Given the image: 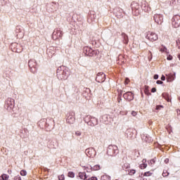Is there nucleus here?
Segmentation results:
<instances>
[{
    "label": "nucleus",
    "instance_id": "f257e3e1",
    "mask_svg": "<svg viewBox=\"0 0 180 180\" xmlns=\"http://www.w3.org/2000/svg\"><path fill=\"white\" fill-rule=\"evenodd\" d=\"M131 6L132 9V13L135 16H139V15H140L141 12V10L140 9V6L139 5V4L136 2H132L131 4Z\"/></svg>",
    "mask_w": 180,
    "mask_h": 180
},
{
    "label": "nucleus",
    "instance_id": "f03ea898",
    "mask_svg": "<svg viewBox=\"0 0 180 180\" xmlns=\"http://www.w3.org/2000/svg\"><path fill=\"white\" fill-rule=\"evenodd\" d=\"M119 153L118 147L115 145H110L107 149V153L110 156H115V154Z\"/></svg>",
    "mask_w": 180,
    "mask_h": 180
},
{
    "label": "nucleus",
    "instance_id": "7ed1b4c3",
    "mask_svg": "<svg viewBox=\"0 0 180 180\" xmlns=\"http://www.w3.org/2000/svg\"><path fill=\"white\" fill-rule=\"evenodd\" d=\"M153 19L158 25H162V22H164V15H162V14L155 13L153 15Z\"/></svg>",
    "mask_w": 180,
    "mask_h": 180
},
{
    "label": "nucleus",
    "instance_id": "20e7f679",
    "mask_svg": "<svg viewBox=\"0 0 180 180\" xmlns=\"http://www.w3.org/2000/svg\"><path fill=\"white\" fill-rule=\"evenodd\" d=\"M172 25L173 27H179L180 26V16L179 15H176L172 18Z\"/></svg>",
    "mask_w": 180,
    "mask_h": 180
},
{
    "label": "nucleus",
    "instance_id": "39448f33",
    "mask_svg": "<svg viewBox=\"0 0 180 180\" xmlns=\"http://www.w3.org/2000/svg\"><path fill=\"white\" fill-rule=\"evenodd\" d=\"M146 39L150 41H155L158 40V35L153 32H148L146 35Z\"/></svg>",
    "mask_w": 180,
    "mask_h": 180
},
{
    "label": "nucleus",
    "instance_id": "423d86ee",
    "mask_svg": "<svg viewBox=\"0 0 180 180\" xmlns=\"http://www.w3.org/2000/svg\"><path fill=\"white\" fill-rule=\"evenodd\" d=\"M59 37H63V31L60 30H55L52 34L53 40H57Z\"/></svg>",
    "mask_w": 180,
    "mask_h": 180
},
{
    "label": "nucleus",
    "instance_id": "0eeeda50",
    "mask_svg": "<svg viewBox=\"0 0 180 180\" xmlns=\"http://www.w3.org/2000/svg\"><path fill=\"white\" fill-rule=\"evenodd\" d=\"M75 112H69L68 119H66V122L69 123L70 124H73L74 122H75Z\"/></svg>",
    "mask_w": 180,
    "mask_h": 180
},
{
    "label": "nucleus",
    "instance_id": "6e6552de",
    "mask_svg": "<svg viewBox=\"0 0 180 180\" xmlns=\"http://www.w3.org/2000/svg\"><path fill=\"white\" fill-rule=\"evenodd\" d=\"M123 98L124 100L131 101L134 100V94L131 91H127L123 94Z\"/></svg>",
    "mask_w": 180,
    "mask_h": 180
},
{
    "label": "nucleus",
    "instance_id": "1a4fd4ad",
    "mask_svg": "<svg viewBox=\"0 0 180 180\" xmlns=\"http://www.w3.org/2000/svg\"><path fill=\"white\" fill-rule=\"evenodd\" d=\"M105 75L103 72H98L96 77V82L98 83H103L105 81Z\"/></svg>",
    "mask_w": 180,
    "mask_h": 180
},
{
    "label": "nucleus",
    "instance_id": "9d476101",
    "mask_svg": "<svg viewBox=\"0 0 180 180\" xmlns=\"http://www.w3.org/2000/svg\"><path fill=\"white\" fill-rule=\"evenodd\" d=\"M83 51L84 53V54H86V56H91L92 54H91V53H92V49H91L90 47L88 46H85L83 49Z\"/></svg>",
    "mask_w": 180,
    "mask_h": 180
},
{
    "label": "nucleus",
    "instance_id": "9b49d317",
    "mask_svg": "<svg viewBox=\"0 0 180 180\" xmlns=\"http://www.w3.org/2000/svg\"><path fill=\"white\" fill-rule=\"evenodd\" d=\"M78 176L80 179L90 180V179H88V176L86 174L85 172H79Z\"/></svg>",
    "mask_w": 180,
    "mask_h": 180
},
{
    "label": "nucleus",
    "instance_id": "f8f14e48",
    "mask_svg": "<svg viewBox=\"0 0 180 180\" xmlns=\"http://www.w3.org/2000/svg\"><path fill=\"white\" fill-rule=\"evenodd\" d=\"M170 5L173 7L178 6L179 5H180V1L179 0H172L170 1Z\"/></svg>",
    "mask_w": 180,
    "mask_h": 180
},
{
    "label": "nucleus",
    "instance_id": "ddd939ff",
    "mask_svg": "<svg viewBox=\"0 0 180 180\" xmlns=\"http://www.w3.org/2000/svg\"><path fill=\"white\" fill-rule=\"evenodd\" d=\"M7 103L10 108H12L15 105V101L13 98H8Z\"/></svg>",
    "mask_w": 180,
    "mask_h": 180
},
{
    "label": "nucleus",
    "instance_id": "4468645a",
    "mask_svg": "<svg viewBox=\"0 0 180 180\" xmlns=\"http://www.w3.org/2000/svg\"><path fill=\"white\" fill-rule=\"evenodd\" d=\"M122 36L123 37V41L124 44H127V43H129V37L124 32L122 34Z\"/></svg>",
    "mask_w": 180,
    "mask_h": 180
},
{
    "label": "nucleus",
    "instance_id": "2eb2a0df",
    "mask_svg": "<svg viewBox=\"0 0 180 180\" xmlns=\"http://www.w3.org/2000/svg\"><path fill=\"white\" fill-rule=\"evenodd\" d=\"M162 97L165 98V101H167L168 102L171 101L170 96L168 93H166V92L163 93Z\"/></svg>",
    "mask_w": 180,
    "mask_h": 180
},
{
    "label": "nucleus",
    "instance_id": "dca6fc26",
    "mask_svg": "<svg viewBox=\"0 0 180 180\" xmlns=\"http://www.w3.org/2000/svg\"><path fill=\"white\" fill-rule=\"evenodd\" d=\"M102 167L101 165H95L94 167H91L92 171H98L101 170Z\"/></svg>",
    "mask_w": 180,
    "mask_h": 180
},
{
    "label": "nucleus",
    "instance_id": "f3484780",
    "mask_svg": "<svg viewBox=\"0 0 180 180\" xmlns=\"http://www.w3.org/2000/svg\"><path fill=\"white\" fill-rule=\"evenodd\" d=\"M28 65L30 68H34L36 65V62L33 60H30L28 62Z\"/></svg>",
    "mask_w": 180,
    "mask_h": 180
},
{
    "label": "nucleus",
    "instance_id": "a211bd4d",
    "mask_svg": "<svg viewBox=\"0 0 180 180\" xmlns=\"http://www.w3.org/2000/svg\"><path fill=\"white\" fill-rule=\"evenodd\" d=\"M110 179H111V177L106 174L101 176V180H110Z\"/></svg>",
    "mask_w": 180,
    "mask_h": 180
},
{
    "label": "nucleus",
    "instance_id": "6ab92c4d",
    "mask_svg": "<svg viewBox=\"0 0 180 180\" xmlns=\"http://www.w3.org/2000/svg\"><path fill=\"white\" fill-rule=\"evenodd\" d=\"M93 126H96L98 124V120L96 118H91L90 121Z\"/></svg>",
    "mask_w": 180,
    "mask_h": 180
},
{
    "label": "nucleus",
    "instance_id": "aec40b11",
    "mask_svg": "<svg viewBox=\"0 0 180 180\" xmlns=\"http://www.w3.org/2000/svg\"><path fill=\"white\" fill-rule=\"evenodd\" d=\"M91 55H89V57H93V56H97V54H99V51L92 49V51L91 52Z\"/></svg>",
    "mask_w": 180,
    "mask_h": 180
},
{
    "label": "nucleus",
    "instance_id": "412c9836",
    "mask_svg": "<svg viewBox=\"0 0 180 180\" xmlns=\"http://www.w3.org/2000/svg\"><path fill=\"white\" fill-rule=\"evenodd\" d=\"M86 153L89 155V158L92 157V153H94V150L89 148L86 150Z\"/></svg>",
    "mask_w": 180,
    "mask_h": 180
},
{
    "label": "nucleus",
    "instance_id": "4be33fe9",
    "mask_svg": "<svg viewBox=\"0 0 180 180\" xmlns=\"http://www.w3.org/2000/svg\"><path fill=\"white\" fill-rule=\"evenodd\" d=\"M9 176L7 174H3L1 176H0V180H8Z\"/></svg>",
    "mask_w": 180,
    "mask_h": 180
},
{
    "label": "nucleus",
    "instance_id": "5701e85b",
    "mask_svg": "<svg viewBox=\"0 0 180 180\" xmlns=\"http://www.w3.org/2000/svg\"><path fill=\"white\" fill-rule=\"evenodd\" d=\"M144 92H145L146 95H148V96H149V95L151 94L149 92V86H145Z\"/></svg>",
    "mask_w": 180,
    "mask_h": 180
},
{
    "label": "nucleus",
    "instance_id": "b1692460",
    "mask_svg": "<svg viewBox=\"0 0 180 180\" xmlns=\"http://www.w3.org/2000/svg\"><path fill=\"white\" fill-rule=\"evenodd\" d=\"M68 176V177L73 179L75 178V173L73 172H69Z\"/></svg>",
    "mask_w": 180,
    "mask_h": 180
},
{
    "label": "nucleus",
    "instance_id": "393cba45",
    "mask_svg": "<svg viewBox=\"0 0 180 180\" xmlns=\"http://www.w3.org/2000/svg\"><path fill=\"white\" fill-rule=\"evenodd\" d=\"M136 173V170H135V169H131L129 171V176H133Z\"/></svg>",
    "mask_w": 180,
    "mask_h": 180
},
{
    "label": "nucleus",
    "instance_id": "a878e982",
    "mask_svg": "<svg viewBox=\"0 0 180 180\" xmlns=\"http://www.w3.org/2000/svg\"><path fill=\"white\" fill-rule=\"evenodd\" d=\"M153 174L150 171L145 172L143 176L145 177H148L150 176Z\"/></svg>",
    "mask_w": 180,
    "mask_h": 180
},
{
    "label": "nucleus",
    "instance_id": "bb28decb",
    "mask_svg": "<svg viewBox=\"0 0 180 180\" xmlns=\"http://www.w3.org/2000/svg\"><path fill=\"white\" fill-rule=\"evenodd\" d=\"M130 167H131L130 164L124 163V164L123 165V168H124L125 169H129V168H130Z\"/></svg>",
    "mask_w": 180,
    "mask_h": 180
},
{
    "label": "nucleus",
    "instance_id": "cd10ccee",
    "mask_svg": "<svg viewBox=\"0 0 180 180\" xmlns=\"http://www.w3.org/2000/svg\"><path fill=\"white\" fill-rule=\"evenodd\" d=\"M146 167H147V165L145 164V163H142V164H141L140 166H139V168H140L141 169H144L146 168Z\"/></svg>",
    "mask_w": 180,
    "mask_h": 180
},
{
    "label": "nucleus",
    "instance_id": "c85d7f7f",
    "mask_svg": "<svg viewBox=\"0 0 180 180\" xmlns=\"http://www.w3.org/2000/svg\"><path fill=\"white\" fill-rule=\"evenodd\" d=\"M160 51H161L162 53H167V47L162 46V48H160Z\"/></svg>",
    "mask_w": 180,
    "mask_h": 180
},
{
    "label": "nucleus",
    "instance_id": "c756f323",
    "mask_svg": "<svg viewBox=\"0 0 180 180\" xmlns=\"http://www.w3.org/2000/svg\"><path fill=\"white\" fill-rule=\"evenodd\" d=\"M20 175L22 176H25L27 175L26 170H21L20 171Z\"/></svg>",
    "mask_w": 180,
    "mask_h": 180
},
{
    "label": "nucleus",
    "instance_id": "7c9ffc66",
    "mask_svg": "<svg viewBox=\"0 0 180 180\" xmlns=\"http://www.w3.org/2000/svg\"><path fill=\"white\" fill-rule=\"evenodd\" d=\"M168 175H169V173L167 172V171L163 172V173H162L163 177H167V176H168Z\"/></svg>",
    "mask_w": 180,
    "mask_h": 180
},
{
    "label": "nucleus",
    "instance_id": "2f4dec72",
    "mask_svg": "<svg viewBox=\"0 0 180 180\" xmlns=\"http://www.w3.org/2000/svg\"><path fill=\"white\" fill-rule=\"evenodd\" d=\"M58 179L59 180H65V176L63 174L60 176H58Z\"/></svg>",
    "mask_w": 180,
    "mask_h": 180
},
{
    "label": "nucleus",
    "instance_id": "473e14b6",
    "mask_svg": "<svg viewBox=\"0 0 180 180\" xmlns=\"http://www.w3.org/2000/svg\"><path fill=\"white\" fill-rule=\"evenodd\" d=\"M176 46H177L178 49H180V39H178L176 41Z\"/></svg>",
    "mask_w": 180,
    "mask_h": 180
},
{
    "label": "nucleus",
    "instance_id": "72a5a7b5",
    "mask_svg": "<svg viewBox=\"0 0 180 180\" xmlns=\"http://www.w3.org/2000/svg\"><path fill=\"white\" fill-rule=\"evenodd\" d=\"M81 132L79 131H77L76 132H75V135L77 136H81Z\"/></svg>",
    "mask_w": 180,
    "mask_h": 180
},
{
    "label": "nucleus",
    "instance_id": "f704fd0d",
    "mask_svg": "<svg viewBox=\"0 0 180 180\" xmlns=\"http://www.w3.org/2000/svg\"><path fill=\"white\" fill-rule=\"evenodd\" d=\"M14 180H21V177L19 175L15 176Z\"/></svg>",
    "mask_w": 180,
    "mask_h": 180
},
{
    "label": "nucleus",
    "instance_id": "c9c22d12",
    "mask_svg": "<svg viewBox=\"0 0 180 180\" xmlns=\"http://www.w3.org/2000/svg\"><path fill=\"white\" fill-rule=\"evenodd\" d=\"M129 82H130V79H129V78H126L124 81L125 84H128V83Z\"/></svg>",
    "mask_w": 180,
    "mask_h": 180
},
{
    "label": "nucleus",
    "instance_id": "e433bc0d",
    "mask_svg": "<svg viewBox=\"0 0 180 180\" xmlns=\"http://www.w3.org/2000/svg\"><path fill=\"white\" fill-rule=\"evenodd\" d=\"M131 115H132V116L134 117H136L137 115V112L132 111V112H131Z\"/></svg>",
    "mask_w": 180,
    "mask_h": 180
},
{
    "label": "nucleus",
    "instance_id": "4c0bfd02",
    "mask_svg": "<svg viewBox=\"0 0 180 180\" xmlns=\"http://www.w3.org/2000/svg\"><path fill=\"white\" fill-rule=\"evenodd\" d=\"M155 163V159H152V160H150V165H154Z\"/></svg>",
    "mask_w": 180,
    "mask_h": 180
},
{
    "label": "nucleus",
    "instance_id": "58836bf2",
    "mask_svg": "<svg viewBox=\"0 0 180 180\" xmlns=\"http://www.w3.org/2000/svg\"><path fill=\"white\" fill-rule=\"evenodd\" d=\"M143 10L145 11V12H150V11H151V8H143Z\"/></svg>",
    "mask_w": 180,
    "mask_h": 180
},
{
    "label": "nucleus",
    "instance_id": "ea45409f",
    "mask_svg": "<svg viewBox=\"0 0 180 180\" xmlns=\"http://www.w3.org/2000/svg\"><path fill=\"white\" fill-rule=\"evenodd\" d=\"M167 59L170 61L171 60H172V56L169 55V56H167Z\"/></svg>",
    "mask_w": 180,
    "mask_h": 180
},
{
    "label": "nucleus",
    "instance_id": "a19ab883",
    "mask_svg": "<svg viewBox=\"0 0 180 180\" xmlns=\"http://www.w3.org/2000/svg\"><path fill=\"white\" fill-rule=\"evenodd\" d=\"M162 84H163V82H162L160 80L157 81V84L162 85Z\"/></svg>",
    "mask_w": 180,
    "mask_h": 180
},
{
    "label": "nucleus",
    "instance_id": "79ce46f5",
    "mask_svg": "<svg viewBox=\"0 0 180 180\" xmlns=\"http://www.w3.org/2000/svg\"><path fill=\"white\" fill-rule=\"evenodd\" d=\"M156 91H157V89L155 87L152 88V89H151L152 93H155V92H156Z\"/></svg>",
    "mask_w": 180,
    "mask_h": 180
},
{
    "label": "nucleus",
    "instance_id": "37998d69",
    "mask_svg": "<svg viewBox=\"0 0 180 180\" xmlns=\"http://www.w3.org/2000/svg\"><path fill=\"white\" fill-rule=\"evenodd\" d=\"M89 180H98L96 176H91V179H89Z\"/></svg>",
    "mask_w": 180,
    "mask_h": 180
},
{
    "label": "nucleus",
    "instance_id": "c03bdc74",
    "mask_svg": "<svg viewBox=\"0 0 180 180\" xmlns=\"http://www.w3.org/2000/svg\"><path fill=\"white\" fill-rule=\"evenodd\" d=\"M160 79H162V81H165L166 77L162 75Z\"/></svg>",
    "mask_w": 180,
    "mask_h": 180
},
{
    "label": "nucleus",
    "instance_id": "a18cd8bd",
    "mask_svg": "<svg viewBox=\"0 0 180 180\" xmlns=\"http://www.w3.org/2000/svg\"><path fill=\"white\" fill-rule=\"evenodd\" d=\"M153 79H158V75H155L153 76Z\"/></svg>",
    "mask_w": 180,
    "mask_h": 180
},
{
    "label": "nucleus",
    "instance_id": "49530a36",
    "mask_svg": "<svg viewBox=\"0 0 180 180\" xmlns=\"http://www.w3.org/2000/svg\"><path fill=\"white\" fill-rule=\"evenodd\" d=\"M141 180H147V179L145 178V177H143V178L141 179Z\"/></svg>",
    "mask_w": 180,
    "mask_h": 180
},
{
    "label": "nucleus",
    "instance_id": "de8ad7c7",
    "mask_svg": "<svg viewBox=\"0 0 180 180\" xmlns=\"http://www.w3.org/2000/svg\"><path fill=\"white\" fill-rule=\"evenodd\" d=\"M165 162H169V160H168V159H166V160H165Z\"/></svg>",
    "mask_w": 180,
    "mask_h": 180
},
{
    "label": "nucleus",
    "instance_id": "09e8293b",
    "mask_svg": "<svg viewBox=\"0 0 180 180\" xmlns=\"http://www.w3.org/2000/svg\"><path fill=\"white\" fill-rule=\"evenodd\" d=\"M172 80H174V77H172V79H170V81H172Z\"/></svg>",
    "mask_w": 180,
    "mask_h": 180
},
{
    "label": "nucleus",
    "instance_id": "8fccbe9b",
    "mask_svg": "<svg viewBox=\"0 0 180 180\" xmlns=\"http://www.w3.org/2000/svg\"><path fill=\"white\" fill-rule=\"evenodd\" d=\"M116 180H118V179H116Z\"/></svg>",
    "mask_w": 180,
    "mask_h": 180
}]
</instances>
